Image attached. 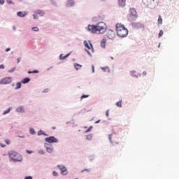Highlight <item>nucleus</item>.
Returning a JSON list of instances; mask_svg holds the SVG:
<instances>
[{
	"label": "nucleus",
	"instance_id": "6ab92c4d",
	"mask_svg": "<svg viewBox=\"0 0 179 179\" xmlns=\"http://www.w3.org/2000/svg\"><path fill=\"white\" fill-rule=\"evenodd\" d=\"M122 100H120L117 102H116L115 105L117 106V107H122Z\"/></svg>",
	"mask_w": 179,
	"mask_h": 179
},
{
	"label": "nucleus",
	"instance_id": "8fccbe9b",
	"mask_svg": "<svg viewBox=\"0 0 179 179\" xmlns=\"http://www.w3.org/2000/svg\"><path fill=\"white\" fill-rule=\"evenodd\" d=\"M0 145H1V148H5V145H3L2 144H0Z\"/></svg>",
	"mask_w": 179,
	"mask_h": 179
},
{
	"label": "nucleus",
	"instance_id": "4be33fe9",
	"mask_svg": "<svg viewBox=\"0 0 179 179\" xmlns=\"http://www.w3.org/2000/svg\"><path fill=\"white\" fill-rule=\"evenodd\" d=\"M53 150L52 148H46V152H48V153H52Z\"/></svg>",
	"mask_w": 179,
	"mask_h": 179
},
{
	"label": "nucleus",
	"instance_id": "c756f323",
	"mask_svg": "<svg viewBox=\"0 0 179 179\" xmlns=\"http://www.w3.org/2000/svg\"><path fill=\"white\" fill-rule=\"evenodd\" d=\"M164 34L163 30H160L159 33V37H162Z\"/></svg>",
	"mask_w": 179,
	"mask_h": 179
},
{
	"label": "nucleus",
	"instance_id": "a211bd4d",
	"mask_svg": "<svg viewBox=\"0 0 179 179\" xmlns=\"http://www.w3.org/2000/svg\"><path fill=\"white\" fill-rule=\"evenodd\" d=\"M131 75L134 78H138V76H139V74L136 71H131Z\"/></svg>",
	"mask_w": 179,
	"mask_h": 179
},
{
	"label": "nucleus",
	"instance_id": "f03ea898",
	"mask_svg": "<svg viewBox=\"0 0 179 179\" xmlns=\"http://www.w3.org/2000/svg\"><path fill=\"white\" fill-rule=\"evenodd\" d=\"M115 27L118 37L124 38L128 36V29H127L124 24L117 23L116 24Z\"/></svg>",
	"mask_w": 179,
	"mask_h": 179
},
{
	"label": "nucleus",
	"instance_id": "f257e3e1",
	"mask_svg": "<svg viewBox=\"0 0 179 179\" xmlns=\"http://www.w3.org/2000/svg\"><path fill=\"white\" fill-rule=\"evenodd\" d=\"M88 31L93 34H104L107 31V25L103 22H99L96 25H88Z\"/></svg>",
	"mask_w": 179,
	"mask_h": 179
},
{
	"label": "nucleus",
	"instance_id": "f3484780",
	"mask_svg": "<svg viewBox=\"0 0 179 179\" xmlns=\"http://www.w3.org/2000/svg\"><path fill=\"white\" fill-rule=\"evenodd\" d=\"M17 113H24V108L23 106H19L17 108Z\"/></svg>",
	"mask_w": 179,
	"mask_h": 179
},
{
	"label": "nucleus",
	"instance_id": "864d4df0",
	"mask_svg": "<svg viewBox=\"0 0 179 179\" xmlns=\"http://www.w3.org/2000/svg\"><path fill=\"white\" fill-rule=\"evenodd\" d=\"M34 19H36V15H34Z\"/></svg>",
	"mask_w": 179,
	"mask_h": 179
},
{
	"label": "nucleus",
	"instance_id": "4c0bfd02",
	"mask_svg": "<svg viewBox=\"0 0 179 179\" xmlns=\"http://www.w3.org/2000/svg\"><path fill=\"white\" fill-rule=\"evenodd\" d=\"M38 153H39L40 155H44L45 152H44V150H40V151L38 152Z\"/></svg>",
	"mask_w": 179,
	"mask_h": 179
},
{
	"label": "nucleus",
	"instance_id": "f8f14e48",
	"mask_svg": "<svg viewBox=\"0 0 179 179\" xmlns=\"http://www.w3.org/2000/svg\"><path fill=\"white\" fill-rule=\"evenodd\" d=\"M17 15L20 17H24V16H26L27 15V13L26 12L19 11L17 13Z\"/></svg>",
	"mask_w": 179,
	"mask_h": 179
},
{
	"label": "nucleus",
	"instance_id": "09e8293b",
	"mask_svg": "<svg viewBox=\"0 0 179 179\" xmlns=\"http://www.w3.org/2000/svg\"><path fill=\"white\" fill-rule=\"evenodd\" d=\"M19 62H20V58L17 59V64H19Z\"/></svg>",
	"mask_w": 179,
	"mask_h": 179
},
{
	"label": "nucleus",
	"instance_id": "aec40b11",
	"mask_svg": "<svg viewBox=\"0 0 179 179\" xmlns=\"http://www.w3.org/2000/svg\"><path fill=\"white\" fill-rule=\"evenodd\" d=\"M86 139L87 141H92L93 139V134H89L86 136Z\"/></svg>",
	"mask_w": 179,
	"mask_h": 179
},
{
	"label": "nucleus",
	"instance_id": "4468645a",
	"mask_svg": "<svg viewBox=\"0 0 179 179\" xmlns=\"http://www.w3.org/2000/svg\"><path fill=\"white\" fill-rule=\"evenodd\" d=\"M73 66H74L75 69H76V71H79V69H80V68H82V65H80L78 63H74Z\"/></svg>",
	"mask_w": 179,
	"mask_h": 179
},
{
	"label": "nucleus",
	"instance_id": "bb28decb",
	"mask_svg": "<svg viewBox=\"0 0 179 179\" xmlns=\"http://www.w3.org/2000/svg\"><path fill=\"white\" fill-rule=\"evenodd\" d=\"M68 57H69V54H67L64 57H62V55H60V59H65V58H68Z\"/></svg>",
	"mask_w": 179,
	"mask_h": 179
},
{
	"label": "nucleus",
	"instance_id": "c03bdc74",
	"mask_svg": "<svg viewBox=\"0 0 179 179\" xmlns=\"http://www.w3.org/2000/svg\"><path fill=\"white\" fill-rule=\"evenodd\" d=\"M109 110H108L106 112V117H108V113H109Z\"/></svg>",
	"mask_w": 179,
	"mask_h": 179
},
{
	"label": "nucleus",
	"instance_id": "412c9836",
	"mask_svg": "<svg viewBox=\"0 0 179 179\" xmlns=\"http://www.w3.org/2000/svg\"><path fill=\"white\" fill-rule=\"evenodd\" d=\"M36 13H37L38 15H41V16H44V11H43V10H38L36 11Z\"/></svg>",
	"mask_w": 179,
	"mask_h": 179
},
{
	"label": "nucleus",
	"instance_id": "9d476101",
	"mask_svg": "<svg viewBox=\"0 0 179 179\" xmlns=\"http://www.w3.org/2000/svg\"><path fill=\"white\" fill-rule=\"evenodd\" d=\"M130 15L134 17H138V13H136V10L135 8H130Z\"/></svg>",
	"mask_w": 179,
	"mask_h": 179
},
{
	"label": "nucleus",
	"instance_id": "c9c22d12",
	"mask_svg": "<svg viewBox=\"0 0 179 179\" xmlns=\"http://www.w3.org/2000/svg\"><path fill=\"white\" fill-rule=\"evenodd\" d=\"M5 3V0H0V5H3Z\"/></svg>",
	"mask_w": 179,
	"mask_h": 179
},
{
	"label": "nucleus",
	"instance_id": "7c9ffc66",
	"mask_svg": "<svg viewBox=\"0 0 179 179\" xmlns=\"http://www.w3.org/2000/svg\"><path fill=\"white\" fill-rule=\"evenodd\" d=\"M92 129H93V126L90 127L85 132H90Z\"/></svg>",
	"mask_w": 179,
	"mask_h": 179
},
{
	"label": "nucleus",
	"instance_id": "e433bc0d",
	"mask_svg": "<svg viewBox=\"0 0 179 179\" xmlns=\"http://www.w3.org/2000/svg\"><path fill=\"white\" fill-rule=\"evenodd\" d=\"M27 153H28L29 155H31V153H33V151L27 150Z\"/></svg>",
	"mask_w": 179,
	"mask_h": 179
},
{
	"label": "nucleus",
	"instance_id": "de8ad7c7",
	"mask_svg": "<svg viewBox=\"0 0 179 179\" xmlns=\"http://www.w3.org/2000/svg\"><path fill=\"white\" fill-rule=\"evenodd\" d=\"M143 75L144 76H146V75H147L146 71H143Z\"/></svg>",
	"mask_w": 179,
	"mask_h": 179
},
{
	"label": "nucleus",
	"instance_id": "a19ab883",
	"mask_svg": "<svg viewBox=\"0 0 179 179\" xmlns=\"http://www.w3.org/2000/svg\"><path fill=\"white\" fill-rule=\"evenodd\" d=\"M92 73H94V65L92 66Z\"/></svg>",
	"mask_w": 179,
	"mask_h": 179
},
{
	"label": "nucleus",
	"instance_id": "6e6d98bb",
	"mask_svg": "<svg viewBox=\"0 0 179 179\" xmlns=\"http://www.w3.org/2000/svg\"><path fill=\"white\" fill-rule=\"evenodd\" d=\"M130 20V22H131L132 20Z\"/></svg>",
	"mask_w": 179,
	"mask_h": 179
},
{
	"label": "nucleus",
	"instance_id": "9b49d317",
	"mask_svg": "<svg viewBox=\"0 0 179 179\" xmlns=\"http://www.w3.org/2000/svg\"><path fill=\"white\" fill-rule=\"evenodd\" d=\"M126 2H127V0H118L117 1L118 6L120 8H124V6H125Z\"/></svg>",
	"mask_w": 179,
	"mask_h": 179
},
{
	"label": "nucleus",
	"instance_id": "4d7b16f0",
	"mask_svg": "<svg viewBox=\"0 0 179 179\" xmlns=\"http://www.w3.org/2000/svg\"><path fill=\"white\" fill-rule=\"evenodd\" d=\"M18 1H22V0H18Z\"/></svg>",
	"mask_w": 179,
	"mask_h": 179
},
{
	"label": "nucleus",
	"instance_id": "2f4dec72",
	"mask_svg": "<svg viewBox=\"0 0 179 179\" xmlns=\"http://www.w3.org/2000/svg\"><path fill=\"white\" fill-rule=\"evenodd\" d=\"M32 30H34V31H38L39 29H38V27H35L32 28Z\"/></svg>",
	"mask_w": 179,
	"mask_h": 179
},
{
	"label": "nucleus",
	"instance_id": "423d86ee",
	"mask_svg": "<svg viewBox=\"0 0 179 179\" xmlns=\"http://www.w3.org/2000/svg\"><path fill=\"white\" fill-rule=\"evenodd\" d=\"M57 169H59L63 176H66L68 174V169L64 165H58Z\"/></svg>",
	"mask_w": 179,
	"mask_h": 179
},
{
	"label": "nucleus",
	"instance_id": "7ed1b4c3",
	"mask_svg": "<svg viewBox=\"0 0 179 179\" xmlns=\"http://www.w3.org/2000/svg\"><path fill=\"white\" fill-rule=\"evenodd\" d=\"M8 155L10 157V160L12 162H22V155H19L17 152L15 151H10L8 152Z\"/></svg>",
	"mask_w": 179,
	"mask_h": 179
},
{
	"label": "nucleus",
	"instance_id": "a18cd8bd",
	"mask_svg": "<svg viewBox=\"0 0 179 179\" xmlns=\"http://www.w3.org/2000/svg\"><path fill=\"white\" fill-rule=\"evenodd\" d=\"M7 3H12V1L10 0H6Z\"/></svg>",
	"mask_w": 179,
	"mask_h": 179
},
{
	"label": "nucleus",
	"instance_id": "37998d69",
	"mask_svg": "<svg viewBox=\"0 0 179 179\" xmlns=\"http://www.w3.org/2000/svg\"><path fill=\"white\" fill-rule=\"evenodd\" d=\"M24 179H33V177L31 176H27Z\"/></svg>",
	"mask_w": 179,
	"mask_h": 179
},
{
	"label": "nucleus",
	"instance_id": "39448f33",
	"mask_svg": "<svg viewBox=\"0 0 179 179\" xmlns=\"http://www.w3.org/2000/svg\"><path fill=\"white\" fill-rule=\"evenodd\" d=\"M9 83H12L11 77H6L0 80V85H9Z\"/></svg>",
	"mask_w": 179,
	"mask_h": 179
},
{
	"label": "nucleus",
	"instance_id": "20e7f679",
	"mask_svg": "<svg viewBox=\"0 0 179 179\" xmlns=\"http://www.w3.org/2000/svg\"><path fill=\"white\" fill-rule=\"evenodd\" d=\"M84 45L85 47H86V48H87L88 50L87 53L89 54V55H90L91 52H94V50L93 49V45H92V43H88L87 41H84Z\"/></svg>",
	"mask_w": 179,
	"mask_h": 179
},
{
	"label": "nucleus",
	"instance_id": "0eeeda50",
	"mask_svg": "<svg viewBox=\"0 0 179 179\" xmlns=\"http://www.w3.org/2000/svg\"><path fill=\"white\" fill-rule=\"evenodd\" d=\"M45 142H48V143H58V140L57 138L54 136H50L49 138H46L45 139Z\"/></svg>",
	"mask_w": 179,
	"mask_h": 179
},
{
	"label": "nucleus",
	"instance_id": "473e14b6",
	"mask_svg": "<svg viewBox=\"0 0 179 179\" xmlns=\"http://www.w3.org/2000/svg\"><path fill=\"white\" fill-rule=\"evenodd\" d=\"M52 175H53L55 177H58V173H57V171H53V172H52Z\"/></svg>",
	"mask_w": 179,
	"mask_h": 179
},
{
	"label": "nucleus",
	"instance_id": "5701e85b",
	"mask_svg": "<svg viewBox=\"0 0 179 179\" xmlns=\"http://www.w3.org/2000/svg\"><path fill=\"white\" fill-rule=\"evenodd\" d=\"M22 87V83H17L15 90L20 89Z\"/></svg>",
	"mask_w": 179,
	"mask_h": 179
},
{
	"label": "nucleus",
	"instance_id": "b1692460",
	"mask_svg": "<svg viewBox=\"0 0 179 179\" xmlns=\"http://www.w3.org/2000/svg\"><path fill=\"white\" fill-rule=\"evenodd\" d=\"M41 135H45V136H47V134H45L44 131H43V130H40L38 131V136H40Z\"/></svg>",
	"mask_w": 179,
	"mask_h": 179
},
{
	"label": "nucleus",
	"instance_id": "603ef678",
	"mask_svg": "<svg viewBox=\"0 0 179 179\" xmlns=\"http://www.w3.org/2000/svg\"><path fill=\"white\" fill-rule=\"evenodd\" d=\"M52 129H57V127H52Z\"/></svg>",
	"mask_w": 179,
	"mask_h": 179
},
{
	"label": "nucleus",
	"instance_id": "6e6552de",
	"mask_svg": "<svg viewBox=\"0 0 179 179\" xmlns=\"http://www.w3.org/2000/svg\"><path fill=\"white\" fill-rule=\"evenodd\" d=\"M107 37L110 40H114L115 38V32L111 29H110L107 33Z\"/></svg>",
	"mask_w": 179,
	"mask_h": 179
},
{
	"label": "nucleus",
	"instance_id": "49530a36",
	"mask_svg": "<svg viewBox=\"0 0 179 179\" xmlns=\"http://www.w3.org/2000/svg\"><path fill=\"white\" fill-rule=\"evenodd\" d=\"M9 51H10V49L8 48H7V49H6V52H9Z\"/></svg>",
	"mask_w": 179,
	"mask_h": 179
},
{
	"label": "nucleus",
	"instance_id": "393cba45",
	"mask_svg": "<svg viewBox=\"0 0 179 179\" xmlns=\"http://www.w3.org/2000/svg\"><path fill=\"white\" fill-rule=\"evenodd\" d=\"M163 23V19L162 18V16L159 15L158 18V24H162Z\"/></svg>",
	"mask_w": 179,
	"mask_h": 179
},
{
	"label": "nucleus",
	"instance_id": "2eb2a0df",
	"mask_svg": "<svg viewBox=\"0 0 179 179\" xmlns=\"http://www.w3.org/2000/svg\"><path fill=\"white\" fill-rule=\"evenodd\" d=\"M29 82H30V78H25L23 80H22L21 83H22L23 85H26V83H29Z\"/></svg>",
	"mask_w": 179,
	"mask_h": 179
},
{
	"label": "nucleus",
	"instance_id": "a878e982",
	"mask_svg": "<svg viewBox=\"0 0 179 179\" xmlns=\"http://www.w3.org/2000/svg\"><path fill=\"white\" fill-rule=\"evenodd\" d=\"M38 70H34V71H29L28 72H27V73H29V74H30V73H38Z\"/></svg>",
	"mask_w": 179,
	"mask_h": 179
},
{
	"label": "nucleus",
	"instance_id": "58836bf2",
	"mask_svg": "<svg viewBox=\"0 0 179 179\" xmlns=\"http://www.w3.org/2000/svg\"><path fill=\"white\" fill-rule=\"evenodd\" d=\"M0 69H5V66H3V64L0 65Z\"/></svg>",
	"mask_w": 179,
	"mask_h": 179
},
{
	"label": "nucleus",
	"instance_id": "5fc2aeb1",
	"mask_svg": "<svg viewBox=\"0 0 179 179\" xmlns=\"http://www.w3.org/2000/svg\"><path fill=\"white\" fill-rule=\"evenodd\" d=\"M111 59H114V58H113V57H111Z\"/></svg>",
	"mask_w": 179,
	"mask_h": 179
},
{
	"label": "nucleus",
	"instance_id": "79ce46f5",
	"mask_svg": "<svg viewBox=\"0 0 179 179\" xmlns=\"http://www.w3.org/2000/svg\"><path fill=\"white\" fill-rule=\"evenodd\" d=\"M113 136V134H110L109 136H108V139H109V141L111 142V137Z\"/></svg>",
	"mask_w": 179,
	"mask_h": 179
},
{
	"label": "nucleus",
	"instance_id": "ea45409f",
	"mask_svg": "<svg viewBox=\"0 0 179 179\" xmlns=\"http://www.w3.org/2000/svg\"><path fill=\"white\" fill-rule=\"evenodd\" d=\"M5 142L7 145H10V141L6 140Z\"/></svg>",
	"mask_w": 179,
	"mask_h": 179
},
{
	"label": "nucleus",
	"instance_id": "c85d7f7f",
	"mask_svg": "<svg viewBox=\"0 0 179 179\" xmlns=\"http://www.w3.org/2000/svg\"><path fill=\"white\" fill-rule=\"evenodd\" d=\"M29 133H30L31 135H34V134H36V131H34V129H29Z\"/></svg>",
	"mask_w": 179,
	"mask_h": 179
},
{
	"label": "nucleus",
	"instance_id": "1a4fd4ad",
	"mask_svg": "<svg viewBox=\"0 0 179 179\" xmlns=\"http://www.w3.org/2000/svg\"><path fill=\"white\" fill-rule=\"evenodd\" d=\"M143 3L145 6H152L155 3L154 0H143Z\"/></svg>",
	"mask_w": 179,
	"mask_h": 179
},
{
	"label": "nucleus",
	"instance_id": "ddd939ff",
	"mask_svg": "<svg viewBox=\"0 0 179 179\" xmlns=\"http://www.w3.org/2000/svg\"><path fill=\"white\" fill-rule=\"evenodd\" d=\"M75 5V1L73 0H68L66 3V6H73Z\"/></svg>",
	"mask_w": 179,
	"mask_h": 179
},
{
	"label": "nucleus",
	"instance_id": "dca6fc26",
	"mask_svg": "<svg viewBox=\"0 0 179 179\" xmlns=\"http://www.w3.org/2000/svg\"><path fill=\"white\" fill-rule=\"evenodd\" d=\"M106 43H107V40L104 38L102 39L101 42V47H102V48H106Z\"/></svg>",
	"mask_w": 179,
	"mask_h": 179
},
{
	"label": "nucleus",
	"instance_id": "72a5a7b5",
	"mask_svg": "<svg viewBox=\"0 0 179 179\" xmlns=\"http://www.w3.org/2000/svg\"><path fill=\"white\" fill-rule=\"evenodd\" d=\"M83 171H87V173H89V172H90V169H84V170H83V171H81V173H83Z\"/></svg>",
	"mask_w": 179,
	"mask_h": 179
},
{
	"label": "nucleus",
	"instance_id": "3c124183",
	"mask_svg": "<svg viewBox=\"0 0 179 179\" xmlns=\"http://www.w3.org/2000/svg\"><path fill=\"white\" fill-rule=\"evenodd\" d=\"M99 122H100V120H98L97 122H96V124H99Z\"/></svg>",
	"mask_w": 179,
	"mask_h": 179
},
{
	"label": "nucleus",
	"instance_id": "f704fd0d",
	"mask_svg": "<svg viewBox=\"0 0 179 179\" xmlns=\"http://www.w3.org/2000/svg\"><path fill=\"white\" fill-rule=\"evenodd\" d=\"M10 111V109H8L7 110L3 112V114H8Z\"/></svg>",
	"mask_w": 179,
	"mask_h": 179
},
{
	"label": "nucleus",
	"instance_id": "cd10ccee",
	"mask_svg": "<svg viewBox=\"0 0 179 179\" xmlns=\"http://www.w3.org/2000/svg\"><path fill=\"white\" fill-rule=\"evenodd\" d=\"M87 97H89V94H83V95L80 97V100H83V99H87Z\"/></svg>",
	"mask_w": 179,
	"mask_h": 179
}]
</instances>
